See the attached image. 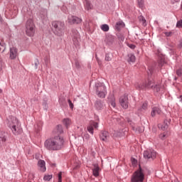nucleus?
I'll return each mask as SVG.
<instances>
[{
	"instance_id": "nucleus-1",
	"label": "nucleus",
	"mask_w": 182,
	"mask_h": 182,
	"mask_svg": "<svg viewBox=\"0 0 182 182\" xmlns=\"http://www.w3.org/2000/svg\"><path fill=\"white\" fill-rule=\"evenodd\" d=\"M65 140L63 137L57 135L53 137L49 138L44 142V146L47 150H51L53 151L60 150L63 147Z\"/></svg>"
},
{
	"instance_id": "nucleus-2",
	"label": "nucleus",
	"mask_w": 182,
	"mask_h": 182,
	"mask_svg": "<svg viewBox=\"0 0 182 182\" xmlns=\"http://www.w3.org/2000/svg\"><path fill=\"white\" fill-rule=\"evenodd\" d=\"M7 126L11 129L14 134H18L21 132L19 122L15 117L11 116L7 119Z\"/></svg>"
},
{
	"instance_id": "nucleus-3",
	"label": "nucleus",
	"mask_w": 182,
	"mask_h": 182,
	"mask_svg": "<svg viewBox=\"0 0 182 182\" xmlns=\"http://www.w3.org/2000/svg\"><path fill=\"white\" fill-rule=\"evenodd\" d=\"M52 26L54 29L55 35L57 36H62L65 33V22L53 21Z\"/></svg>"
},
{
	"instance_id": "nucleus-4",
	"label": "nucleus",
	"mask_w": 182,
	"mask_h": 182,
	"mask_svg": "<svg viewBox=\"0 0 182 182\" xmlns=\"http://www.w3.org/2000/svg\"><path fill=\"white\" fill-rule=\"evenodd\" d=\"M96 95L101 99H105L106 95H107V90H106V85L103 82H95Z\"/></svg>"
},
{
	"instance_id": "nucleus-5",
	"label": "nucleus",
	"mask_w": 182,
	"mask_h": 182,
	"mask_svg": "<svg viewBox=\"0 0 182 182\" xmlns=\"http://www.w3.org/2000/svg\"><path fill=\"white\" fill-rule=\"evenodd\" d=\"M136 87L138 89L153 88L154 92H156V93H159V92H160V85H154V80L153 79H149L147 82L142 85H138Z\"/></svg>"
},
{
	"instance_id": "nucleus-6",
	"label": "nucleus",
	"mask_w": 182,
	"mask_h": 182,
	"mask_svg": "<svg viewBox=\"0 0 182 182\" xmlns=\"http://www.w3.org/2000/svg\"><path fill=\"white\" fill-rule=\"evenodd\" d=\"M144 171L139 166L131 177V182H144Z\"/></svg>"
},
{
	"instance_id": "nucleus-7",
	"label": "nucleus",
	"mask_w": 182,
	"mask_h": 182,
	"mask_svg": "<svg viewBox=\"0 0 182 182\" xmlns=\"http://www.w3.org/2000/svg\"><path fill=\"white\" fill-rule=\"evenodd\" d=\"M26 33L28 36H33L35 35V24H33V20L31 18L26 21Z\"/></svg>"
},
{
	"instance_id": "nucleus-8",
	"label": "nucleus",
	"mask_w": 182,
	"mask_h": 182,
	"mask_svg": "<svg viewBox=\"0 0 182 182\" xmlns=\"http://www.w3.org/2000/svg\"><path fill=\"white\" fill-rule=\"evenodd\" d=\"M156 153L153 149H147L144 152V159H156Z\"/></svg>"
},
{
	"instance_id": "nucleus-9",
	"label": "nucleus",
	"mask_w": 182,
	"mask_h": 182,
	"mask_svg": "<svg viewBox=\"0 0 182 182\" xmlns=\"http://www.w3.org/2000/svg\"><path fill=\"white\" fill-rule=\"evenodd\" d=\"M119 103L123 109L129 107V98L127 95H123L119 98Z\"/></svg>"
},
{
	"instance_id": "nucleus-10",
	"label": "nucleus",
	"mask_w": 182,
	"mask_h": 182,
	"mask_svg": "<svg viewBox=\"0 0 182 182\" xmlns=\"http://www.w3.org/2000/svg\"><path fill=\"white\" fill-rule=\"evenodd\" d=\"M94 127H95V129H97V127H99V123L95 122L94 121H91L90 122L89 126L87 127V132H89V133H90L91 134H93V128Z\"/></svg>"
},
{
	"instance_id": "nucleus-11",
	"label": "nucleus",
	"mask_w": 182,
	"mask_h": 182,
	"mask_svg": "<svg viewBox=\"0 0 182 182\" xmlns=\"http://www.w3.org/2000/svg\"><path fill=\"white\" fill-rule=\"evenodd\" d=\"M95 109L96 110H103L105 109V102L100 100H97L95 102Z\"/></svg>"
},
{
	"instance_id": "nucleus-12",
	"label": "nucleus",
	"mask_w": 182,
	"mask_h": 182,
	"mask_svg": "<svg viewBox=\"0 0 182 182\" xmlns=\"http://www.w3.org/2000/svg\"><path fill=\"white\" fill-rule=\"evenodd\" d=\"M68 22L69 23H80L82 22V19L77 16H69Z\"/></svg>"
},
{
	"instance_id": "nucleus-13",
	"label": "nucleus",
	"mask_w": 182,
	"mask_h": 182,
	"mask_svg": "<svg viewBox=\"0 0 182 182\" xmlns=\"http://www.w3.org/2000/svg\"><path fill=\"white\" fill-rule=\"evenodd\" d=\"M80 39V36L79 34V32H77L76 30H73V41L75 45H77V43L79 42Z\"/></svg>"
},
{
	"instance_id": "nucleus-14",
	"label": "nucleus",
	"mask_w": 182,
	"mask_h": 182,
	"mask_svg": "<svg viewBox=\"0 0 182 182\" xmlns=\"http://www.w3.org/2000/svg\"><path fill=\"white\" fill-rule=\"evenodd\" d=\"M8 139V133L0 132V146H2Z\"/></svg>"
},
{
	"instance_id": "nucleus-15",
	"label": "nucleus",
	"mask_w": 182,
	"mask_h": 182,
	"mask_svg": "<svg viewBox=\"0 0 182 182\" xmlns=\"http://www.w3.org/2000/svg\"><path fill=\"white\" fill-rule=\"evenodd\" d=\"M171 119H165L164 122V124H159V128L161 129V130H167L168 129V125L170 124Z\"/></svg>"
},
{
	"instance_id": "nucleus-16",
	"label": "nucleus",
	"mask_w": 182,
	"mask_h": 182,
	"mask_svg": "<svg viewBox=\"0 0 182 182\" xmlns=\"http://www.w3.org/2000/svg\"><path fill=\"white\" fill-rule=\"evenodd\" d=\"M18 56V49L15 47L10 48V59H16Z\"/></svg>"
},
{
	"instance_id": "nucleus-17",
	"label": "nucleus",
	"mask_w": 182,
	"mask_h": 182,
	"mask_svg": "<svg viewBox=\"0 0 182 182\" xmlns=\"http://www.w3.org/2000/svg\"><path fill=\"white\" fill-rule=\"evenodd\" d=\"M38 166L41 171H43V173H44V171H46V163L45 162V161L39 160L38 162Z\"/></svg>"
},
{
	"instance_id": "nucleus-18",
	"label": "nucleus",
	"mask_w": 182,
	"mask_h": 182,
	"mask_svg": "<svg viewBox=\"0 0 182 182\" xmlns=\"http://www.w3.org/2000/svg\"><path fill=\"white\" fill-rule=\"evenodd\" d=\"M93 168H92V174L95 177H99L100 168L99 167V165L97 164H93Z\"/></svg>"
},
{
	"instance_id": "nucleus-19",
	"label": "nucleus",
	"mask_w": 182,
	"mask_h": 182,
	"mask_svg": "<svg viewBox=\"0 0 182 182\" xmlns=\"http://www.w3.org/2000/svg\"><path fill=\"white\" fill-rule=\"evenodd\" d=\"M161 113V109H159V107H152V110L151 112V116L154 117L156 114H160Z\"/></svg>"
},
{
	"instance_id": "nucleus-20",
	"label": "nucleus",
	"mask_w": 182,
	"mask_h": 182,
	"mask_svg": "<svg viewBox=\"0 0 182 182\" xmlns=\"http://www.w3.org/2000/svg\"><path fill=\"white\" fill-rule=\"evenodd\" d=\"M100 137L101 140H102L103 141H106V140L109 139V132H107V131H102L101 134L100 135Z\"/></svg>"
},
{
	"instance_id": "nucleus-21",
	"label": "nucleus",
	"mask_w": 182,
	"mask_h": 182,
	"mask_svg": "<svg viewBox=\"0 0 182 182\" xmlns=\"http://www.w3.org/2000/svg\"><path fill=\"white\" fill-rule=\"evenodd\" d=\"M40 18H41L43 23H45V22H46V21H48V11H44V12L43 14H41Z\"/></svg>"
},
{
	"instance_id": "nucleus-22",
	"label": "nucleus",
	"mask_w": 182,
	"mask_h": 182,
	"mask_svg": "<svg viewBox=\"0 0 182 182\" xmlns=\"http://www.w3.org/2000/svg\"><path fill=\"white\" fill-rule=\"evenodd\" d=\"M84 5H85V8L87 11H90V9H92V8H93V5H92V4H90V1H89L87 0H85Z\"/></svg>"
},
{
	"instance_id": "nucleus-23",
	"label": "nucleus",
	"mask_w": 182,
	"mask_h": 182,
	"mask_svg": "<svg viewBox=\"0 0 182 182\" xmlns=\"http://www.w3.org/2000/svg\"><path fill=\"white\" fill-rule=\"evenodd\" d=\"M128 62L129 63H134L136 62V56L133 54H128Z\"/></svg>"
},
{
	"instance_id": "nucleus-24",
	"label": "nucleus",
	"mask_w": 182,
	"mask_h": 182,
	"mask_svg": "<svg viewBox=\"0 0 182 182\" xmlns=\"http://www.w3.org/2000/svg\"><path fill=\"white\" fill-rule=\"evenodd\" d=\"M100 29L103 31V32H109V25L107 24H102L100 26Z\"/></svg>"
},
{
	"instance_id": "nucleus-25",
	"label": "nucleus",
	"mask_w": 182,
	"mask_h": 182,
	"mask_svg": "<svg viewBox=\"0 0 182 182\" xmlns=\"http://www.w3.org/2000/svg\"><path fill=\"white\" fill-rule=\"evenodd\" d=\"M56 132H57L58 136H59V134H62V133H63V128L62 127V125L57 126Z\"/></svg>"
},
{
	"instance_id": "nucleus-26",
	"label": "nucleus",
	"mask_w": 182,
	"mask_h": 182,
	"mask_svg": "<svg viewBox=\"0 0 182 182\" xmlns=\"http://www.w3.org/2000/svg\"><path fill=\"white\" fill-rule=\"evenodd\" d=\"M115 26L118 30L120 29V28H124V23L123 21H118Z\"/></svg>"
},
{
	"instance_id": "nucleus-27",
	"label": "nucleus",
	"mask_w": 182,
	"mask_h": 182,
	"mask_svg": "<svg viewBox=\"0 0 182 182\" xmlns=\"http://www.w3.org/2000/svg\"><path fill=\"white\" fill-rule=\"evenodd\" d=\"M63 124H65V127H69V125L71 123V121L69 118L64 119L63 121Z\"/></svg>"
},
{
	"instance_id": "nucleus-28",
	"label": "nucleus",
	"mask_w": 182,
	"mask_h": 182,
	"mask_svg": "<svg viewBox=\"0 0 182 182\" xmlns=\"http://www.w3.org/2000/svg\"><path fill=\"white\" fill-rule=\"evenodd\" d=\"M132 129L136 133H142L143 132V129H141V128L140 127H137L132 126Z\"/></svg>"
},
{
	"instance_id": "nucleus-29",
	"label": "nucleus",
	"mask_w": 182,
	"mask_h": 182,
	"mask_svg": "<svg viewBox=\"0 0 182 182\" xmlns=\"http://www.w3.org/2000/svg\"><path fill=\"white\" fill-rule=\"evenodd\" d=\"M137 4L139 8H141V9H143V8H144V0H137Z\"/></svg>"
},
{
	"instance_id": "nucleus-30",
	"label": "nucleus",
	"mask_w": 182,
	"mask_h": 182,
	"mask_svg": "<svg viewBox=\"0 0 182 182\" xmlns=\"http://www.w3.org/2000/svg\"><path fill=\"white\" fill-rule=\"evenodd\" d=\"M52 180V175H46L43 177L44 181H50Z\"/></svg>"
},
{
	"instance_id": "nucleus-31",
	"label": "nucleus",
	"mask_w": 182,
	"mask_h": 182,
	"mask_svg": "<svg viewBox=\"0 0 182 182\" xmlns=\"http://www.w3.org/2000/svg\"><path fill=\"white\" fill-rule=\"evenodd\" d=\"M105 60H107L108 62L112 60V54L110 53H107L105 55Z\"/></svg>"
},
{
	"instance_id": "nucleus-32",
	"label": "nucleus",
	"mask_w": 182,
	"mask_h": 182,
	"mask_svg": "<svg viewBox=\"0 0 182 182\" xmlns=\"http://www.w3.org/2000/svg\"><path fill=\"white\" fill-rule=\"evenodd\" d=\"M147 109V103L145 102L143 103L140 110L141 112H143V110H146Z\"/></svg>"
},
{
	"instance_id": "nucleus-33",
	"label": "nucleus",
	"mask_w": 182,
	"mask_h": 182,
	"mask_svg": "<svg viewBox=\"0 0 182 182\" xmlns=\"http://www.w3.org/2000/svg\"><path fill=\"white\" fill-rule=\"evenodd\" d=\"M6 46L5 43H0V52H5Z\"/></svg>"
},
{
	"instance_id": "nucleus-34",
	"label": "nucleus",
	"mask_w": 182,
	"mask_h": 182,
	"mask_svg": "<svg viewBox=\"0 0 182 182\" xmlns=\"http://www.w3.org/2000/svg\"><path fill=\"white\" fill-rule=\"evenodd\" d=\"M167 137V133L164 132L163 134H161L159 135V139H161V140H164Z\"/></svg>"
},
{
	"instance_id": "nucleus-35",
	"label": "nucleus",
	"mask_w": 182,
	"mask_h": 182,
	"mask_svg": "<svg viewBox=\"0 0 182 182\" xmlns=\"http://www.w3.org/2000/svg\"><path fill=\"white\" fill-rule=\"evenodd\" d=\"M110 105L112 106V107H116V100L114 98H112L110 102Z\"/></svg>"
},
{
	"instance_id": "nucleus-36",
	"label": "nucleus",
	"mask_w": 182,
	"mask_h": 182,
	"mask_svg": "<svg viewBox=\"0 0 182 182\" xmlns=\"http://www.w3.org/2000/svg\"><path fill=\"white\" fill-rule=\"evenodd\" d=\"M68 105L70 108H71L72 109H73L74 105H73V102H72V101L70 100V99L68 100Z\"/></svg>"
},
{
	"instance_id": "nucleus-37",
	"label": "nucleus",
	"mask_w": 182,
	"mask_h": 182,
	"mask_svg": "<svg viewBox=\"0 0 182 182\" xmlns=\"http://www.w3.org/2000/svg\"><path fill=\"white\" fill-rule=\"evenodd\" d=\"M176 28H182V20H180V21H177Z\"/></svg>"
},
{
	"instance_id": "nucleus-38",
	"label": "nucleus",
	"mask_w": 182,
	"mask_h": 182,
	"mask_svg": "<svg viewBox=\"0 0 182 182\" xmlns=\"http://www.w3.org/2000/svg\"><path fill=\"white\" fill-rule=\"evenodd\" d=\"M139 19L141 22H142L143 23H144L146 22V18H144V17L143 16H140L139 17Z\"/></svg>"
},
{
	"instance_id": "nucleus-39",
	"label": "nucleus",
	"mask_w": 182,
	"mask_h": 182,
	"mask_svg": "<svg viewBox=\"0 0 182 182\" xmlns=\"http://www.w3.org/2000/svg\"><path fill=\"white\" fill-rule=\"evenodd\" d=\"M34 65H35V68L38 69V66L39 65V60H38V59L35 60Z\"/></svg>"
},
{
	"instance_id": "nucleus-40",
	"label": "nucleus",
	"mask_w": 182,
	"mask_h": 182,
	"mask_svg": "<svg viewBox=\"0 0 182 182\" xmlns=\"http://www.w3.org/2000/svg\"><path fill=\"white\" fill-rule=\"evenodd\" d=\"M43 109H44V110H48V103L46 102H44L43 103Z\"/></svg>"
},
{
	"instance_id": "nucleus-41",
	"label": "nucleus",
	"mask_w": 182,
	"mask_h": 182,
	"mask_svg": "<svg viewBox=\"0 0 182 182\" xmlns=\"http://www.w3.org/2000/svg\"><path fill=\"white\" fill-rule=\"evenodd\" d=\"M109 38L110 39L109 43H113V42H114V37L113 36H109Z\"/></svg>"
},
{
	"instance_id": "nucleus-42",
	"label": "nucleus",
	"mask_w": 182,
	"mask_h": 182,
	"mask_svg": "<svg viewBox=\"0 0 182 182\" xmlns=\"http://www.w3.org/2000/svg\"><path fill=\"white\" fill-rule=\"evenodd\" d=\"M164 34L166 35V36H171V35L173 34V33L171 31H167L165 32Z\"/></svg>"
},
{
	"instance_id": "nucleus-43",
	"label": "nucleus",
	"mask_w": 182,
	"mask_h": 182,
	"mask_svg": "<svg viewBox=\"0 0 182 182\" xmlns=\"http://www.w3.org/2000/svg\"><path fill=\"white\" fill-rule=\"evenodd\" d=\"M58 182H62V172L58 173Z\"/></svg>"
},
{
	"instance_id": "nucleus-44",
	"label": "nucleus",
	"mask_w": 182,
	"mask_h": 182,
	"mask_svg": "<svg viewBox=\"0 0 182 182\" xmlns=\"http://www.w3.org/2000/svg\"><path fill=\"white\" fill-rule=\"evenodd\" d=\"M128 46L130 49H136V46L134 44H129Z\"/></svg>"
},
{
	"instance_id": "nucleus-45",
	"label": "nucleus",
	"mask_w": 182,
	"mask_h": 182,
	"mask_svg": "<svg viewBox=\"0 0 182 182\" xmlns=\"http://www.w3.org/2000/svg\"><path fill=\"white\" fill-rule=\"evenodd\" d=\"M176 75L179 77L181 76V75H182L181 70H177Z\"/></svg>"
},
{
	"instance_id": "nucleus-46",
	"label": "nucleus",
	"mask_w": 182,
	"mask_h": 182,
	"mask_svg": "<svg viewBox=\"0 0 182 182\" xmlns=\"http://www.w3.org/2000/svg\"><path fill=\"white\" fill-rule=\"evenodd\" d=\"M132 163L134 166L135 164H137V160H136L135 159H132Z\"/></svg>"
},
{
	"instance_id": "nucleus-47",
	"label": "nucleus",
	"mask_w": 182,
	"mask_h": 182,
	"mask_svg": "<svg viewBox=\"0 0 182 182\" xmlns=\"http://www.w3.org/2000/svg\"><path fill=\"white\" fill-rule=\"evenodd\" d=\"M75 66H76V68H77V69H79V68H80V64L79 63L78 61L75 62Z\"/></svg>"
},
{
	"instance_id": "nucleus-48",
	"label": "nucleus",
	"mask_w": 182,
	"mask_h": 182,
	"mask_svg": "<svg viewBox=\"0 0 182 182\" xmlns=\"http://www.w3.org/2000/svg\"><path fill=\"white\" fill-rule=\"evenodd\" d=\"M97 62L98 63V65H102V60H100L99 58H97Z\"/></svg>"
},
{
	"instance_id": "nucleus-49",
	"label": "nucleus",
	"mask_w": 182,
	"mask_h": 182,
	"mask_svg": "<svg viewBox=\"0 0 182 182\" xmlns=\"http://www.w3.org/2000/svg\"><path fill=\"white\" fill-rule=\"evenodd\" d=\"M178 48H182V40H181V41H179Z\"/></svg>"
},
{
	"instance_id": "nucleus-50",
	"label": "nucleus",
	"mask_w": 182,
	"mask_h": 182,
	"mask_svg": "<svg viewBox=\"0 0 182 182\" xmlns=\"http://www.w3.org/2000/svg\"><path fill=\"white\" fill-rule=\"evenodd\" d=\"M0 70H2V60L0 59Z\"/></svg>"
},
{
	"instance_id": "nucleus-51",
	"label": "nucleus",
	"mask_w": 182,
	"mask_h": 182,
	"mask_svg": "<svg viewBox=\"0 0 182 182\" xmlns=\"http://www.w3.org/2000/svg\"><path fill=\"white\" fill-rule=\"evenodd\" d=\"M151 72H153V70L151 68H149L148 75H151Z\"/></svg>"
},
{
	"instance_id": "nucleus-52",
	"label": "nucleus",
	"mask_w": 182,
	"mask_h": 182,
	"mask_svg": "<svg viewBox=\"0 0 182 182\" xmlns=\"http://www.w3.org/2000/svg\"><path fill=\"white\" fill-rule=\"evenodd\" d=\"M178 99H179V101L180 102H182V95H180Z\"/></svg>"
},
{
	"instance_id": "nucleus-53",
	"label": "nucleus",
	"mask_w": 182,
	"mask_h": 182,
	"mask_svg": "<svg viewBox=\"0 0 182 182\" xmlns=\"http://www.w3.org/2000/svg\"><path fill=\"white\" fill-rule=\"evenodd\" d=\"M173 1V4H174V2H180V0H171Z\"/></svg>"
},
{
	"instance_id": "nucleus-54",
	"label": "nucleus",
	"mask_w": 182,
	"mask_h": 182,
	"mask_svg": "<svg viewBox=\"0 0 182 182\" xmlns=\"http://www.w3.org/2000/svg\"><path fill=\"white\" fill-rule=\"evenodd\" d=\"M85 137H86V139H89V134H85Z\"/></svg>"
},
{
	"instance_id": "nucleus-55",
	"label": "nucleus",
	"mask_w": 182,
	"mask_h": 182,
	"mask_svg": "<svg viewBox=\"0 0 182 182\" xmlns=\"http://www.w3.org/2000/svg\"><path fill=\"white\" fill-rule=\"evenodd\" d=\"M121 41H124V36L121 37Z\"/></svg>"
},
{
	"instance_id": "nucleus-56",
	"label": "nucleus",
	"mask_w": 182,
	"mask_h": 182,
	"mask_svg": "<svg viewBox=\"0 0 182 182\" xmlns=\"http://www.w3.org/2000/svg\"><path fill=\"white\" fill-rule=\"evenodd\" d=\"M0 93H2V89L0 88Z\"/></svg>"
},
{
	"instance_id": "nucleus-57",
	"label": "nucleus",
	"mask_w": 182,
	"mask_h": 182,
	"mask_svg": "<svg viewBox=\"0 0 182 182\" xmlns=\"http://www.w3.org/2000/svg\"><path fill=\"white\" fill-rule=\"evenodd\" d=\"M59 103H60V105H62V102H61L60 100H59Z\"/></svg>"
},
{
	"instance_id": "nucleus-58",
	"label": "nucleus",
	"mask_w": 182,
	"mask_h": 182,
	"mask_svg": "<svg viewBox=\"0 0 182 182\" xmlns=\"http://www.w3.org/2000/svg\"><path fill=\"white\" fill-rule=\"evenodd\" d=\"M128 122L130 123V120H128Z\"/></svg>"
}]
</instances>
